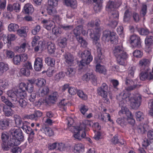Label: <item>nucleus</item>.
<instances>
[{
	"mask_svg": "<svg viewBox=\"0 0 153 153\" xmlns=\"http://www.w3.org/2000/svg\"><path fill=\"white\" fill-rule=\"evenodd\" d=\"M7 94L10 98L12 102L16 103L19 99L17 96V89H12L8 91L7 92Z\"/></svg>",
	"mask_w": 153,
	"mask_h": 153,
	"instance_id": "obj_15",
	"label": "nucleus"
},
{
	"mask_svg": "<svg viewBox=\"0 0 153 153\" xmlns=\"http://www.w3.org/2000/svg\"><path fill=\"white\" fill-rule=\"evenodd\" d=\"M119 97H121L123 100H126L127 101H130L131 99V94L128 91H123L119 95Z\"/></svg>",
	"mask_w": 153,
	"mask_h": 153,
	"instance_id": "obj_27",
	"label": "nucleus"
},
{
	"mask_svg": "<svg viewBox=\"0 0 153 153\" xmlns=\"http://www.w3.org/2000/svg\"><path fill=\"white\" fill-rule=\"evenodd\" d=\"M47 11L48 14L53 16L56 13V11L54 7L48 6L47 7Z\"/></svg>",
	"mask_w": 153,
	"mask_h": 153,
	"instance_id": "obj_50",
	"label": "nucleus"
},
{
	"mask_svg": "<svg viewBox=\"0 0 153 153\" xmlns=\"http://www.w3.org/2000/svg\"><path fill=\"white\" fill-rule=\"evenodd\" d=\"M13 118L16 125L20 128L22 122L21 117L17 114H15L13 116Z\"/></svg>",
	"mask_w": 153,
	"mask_h": 153,
	"instance_id": "obj_36",
	"label": "nucleus"
},
{
	"mask_svg": "<svg viewBox=\"0 0 153 153\" xmlns=\"http://www.w3.org/2000/svg\"><path fill=\"white\" fill-rule=\"evenodd\" d=\"M0 106L3 108V111L5 116L9 117L12 116L13 111L10 108H8L7 106L4 105L2 103L0 104Z\"/></svg>",
	"mask_w": 153,
	"mask_h": 153,
	"instance_id": "obj_20",
	"label": "nucleus"
},
{
	"mask_svg": "<svg viewBox=\"0 0 153 153\" xmlns=\"http://www.w3.org/2000/svg\"><path fill=\"white\" fill-rule=\"evenodd\" d=\"M45 134L49 137L53 136L54 134L53 131L52 129L49 127H44L42 128Z\"/></svg>",
	"mask_w": 153,
	"mask_h": 153,
	"instance_id": "obj_35",
	"label": "nucleus"
},
{
	"mask_svg": "<svg viewBox=\"0 0 153 153\" xmlns=\"http://www.w3.org/2000/svg\"><path fill=\"white\" fill-rule=\"evenodd\" d=\"M146 124H140L137 127V129L139 133L143 134L146 131Z\"/></svg>",
	"mask_w": 153,
	"mask_h": 153,
	"instance_id": "obj_39",
	"label": "nucleus"
},
{
	"mask_svg": "<svg viewBox=\"0 0 153 153\" xmlns=\"http://www.w3.org/2000/svg\"><path fill=\"white\" fill-rule=\"evenodd\" d=\"M113 52L116 57L126 53L124 51L123 46L120 45L114 46Z\"/></svg>",
	"mask_w": 153,
	"mask_h": 153,
	"instance_id": "obj_14",
	"label": "nucleus"
},
{
	"mask_svg": "<svg viewBox=\"0 0 153 153\" xmlns=\"http://www.w3.org/2000/svg\"><path fill=\"white\" fill-rule=\"evenodd\" d=\"M145 44L149 46L153 44V36H150L147 37L145 40Z\"/></svg>",
	"mask_w": 153,
	"mask_h": 153,
	"instance_id": "obj_51",
	"label": "nucleus"
},
{
	"mask_svg": "<svg viewBox=\"0 0 153 153\" xmlns=\"http://www.w3.org/2000/svg\"><path fill=\"white\" fill-rule=\"evenodd\" d=\"M125 112L126 115L128 117L127 119V123H128L131 125L133 126L135 123V121L133 119V116L131 113L129 111V110L125 109Z\"/></svg>",
	"mask_w": 153,
	"mask_h": 153,
	"instance_id": "obj_19",
	"label": "nucleus"
},
{
	"mask_svg": "<svg viewBox=\"0 0 153 153\" xmlns=\"http://www.w3.org/2000/svg\"><path fill=\"white\" fill-rule=\"evenodd\" d=\"M108 86L105 83H103L100 87L98 88L97 92L98 94L102 97L105 102L107 104L110 103L109 99L108 98Z\"/></svg>",
	"mask_w": 153,
	"mask_h": 153,
	"instance_id": "obj_4",
	"label": "nucleus"
},
{
	"mask_svg": "<svg viewBox=\"0 0 153 153\" xmlns=\"http://www.w3.org/2000/svg\"><path fill=\"white\" fill-rule=\"evenodd\" d=\"M65 76V74L62 71H61L57 74L54 77L55 81L58 82L60 79H62Z\"/></svg>",
	"mask_w": 153,
	"mask_h": 153,
	"instance_id": "obj_52",
	"label": "nucleus"
},
{
	"mask_svg": "<svg viewBox=\"0 0 153 153\" xmlns=\"http://www.w3.org/2000/svg\"><path fill=\"white\" fill-rule=\"evenodd\" d=\"M9 132L10 136L14 138L16 141H19L20 144L21 141H23L24 136L22 131L19 128L13 127L9 130Z\"/></svg>",
	"mask_w": 153,
	"mask_h": 153,
	"instance_id": "obj_2",
	"label": "nucleus"
},
{
	"mask_svg": "<svg viewBox=\"0 0 153 153\" xmlns=\"http://www.w3.org/2000/svg\"><path fill=\"white\" fill-rule=\"evenodd\" d=\"M45 62L48 65L53 66L55 64V59L50 57H48L45 58Z\"/></svg>",
	"mask_w": 153,
	"mask_h": 153,
	"instance_id": "obj_45",
	"label": "nucleus"
},
{
	"mask_svg": "<svg viewBox=\"0 0 153 153\" xmlns=\"http://www.w3.org/2000/svg\"><path fill=\"white\" fill-rule=\"evenodd\" d=\"M19 142L10 136V137L4 144L3 145L2 148L6 151H8L14 146L19 145Z\"/></svg>",
	"mask_w": 153,
	"mask_h": 153,
	"instance_id": "obj_7",
	"label": "nucleus"
},
{
	"mask_svg": "<svg viewBox=\"0 0 153 153\" xmlns=\"http://www.w3.org/2000/svg\"><path fill=\"white\" fill-rule=\"evenodd\" d=\"M34 50L35 52H38L39 49H43L45 47V45L42 42H40L37 46H34Z\"/></svg>",
	"mask_w": 153,
	"mask_h": 153,
	"instance_id": "obj_56",
	"label": "nucleus"
},
{
	"mask_svg": "<svg viewBox=\"0 0 153 153\" xmlns=\"http://www.w3.org/2000/svg\"><path fill=\"white\" fill-rule=\"evenodd\" d=\"M96 68L97 72H99L100 73L105 74L106 70L104 66L101 65L99 64L96 65Z\"/></svg>",
	"mask_w": 153,
	"mask_h": 153,
	"instance_id": "obj_43",
	"label": "nucleus"
},
{
	"mask_svg": "<svg viewBox=\"0 0 153 153\" xmlns=\"http://www.w3.org/2000/svg\"><path fill=\"white\" fill-rule=\"evenodd\" d=\"M7 41V46L8 47L11 45V41H13L15 39V35L13 34H10L7 35L6 38Z\"/></svg>",
	"mask_w": 153,
	"mask_h": 153,
	"instance_id": "obj_46",
	"label": "nucleus"
},
{
	"mask_svg": "<svg viewBox=\"0 0 153 153\" xmlns=\"http://www.w3.org/2000/svg\"><path fill=\"white\" fill-rule=\"evenodd\" d=\"M10 122L7 120H0V130L6 129L9 126Z\"/></svg>",
	"mask_w": 153,
	"mask_h": 153,
	"instance_id": "obj_28",
	"label": "nucleus"
},
{
	"mask_svg": "<svg viewBox=\"0 0 153 153\" xmlns=\"http://www.w3.org/2000/svg\"><path fill=\"white\" fill-rule=\"evenodd\" d=\"M84 149V146L82 144L79 143L75 145L74 151L75 153H81Z\"/></svg>",
	"mask_w": 153,
	"mask_h": 153,
	"instance_id": "obj_31",
	"label": "nucleus"
},
{
	"mask_svg": "<svg viewBox=\"0 0 153 153\" xmlns=\"http://www.w3.org/2000/svg\"><path fill=\"white\" fill-rule=\"evenodd\" d=\"M147 6L145 4H143L140 11V15L142 16H144L147 13Z\"/></svg>",
	"mask_w": 153,
	"mask_h": 153,
	"instance_id": "obj_63",
	"label": "nucleus"
},
{
	"mask_svg": "<svg viewBox=\"0 0 153 153\" xmlns=\"http://www.w3.org/2000/svg\"><path fill=\"white\" fill-rule=\"evenodd\" d=\"M141 69V71L140 74V80L144 81L146 79L150 80L153 79V76L151 72L149 71L148 69L144 70Z\"/></svg>",
	"mask_w": 153,
	"mask_h": 153,
	"instance_id": "obj_12",
	"label": "nucleus"
},
{
	"mask_svg": "<svg viewBox=\"0 0 153 153\" xmlns=\"http://www.w3.org/2000/svg\"><path fill=\"white\" fill-rule=\"evenodd\" d=\"M83 27L82 25H79L76 27L74 30V33L75 35L77 41L83 47L86 46L87 43L83 38L79 36L81 32L83 30Z\"/></svg>",
	"mask_w": 153,
	"mask_h": 153,
	"instance_id": "obj_5",
	"label": "nucleus"
},
{
	"mask_svg": "<svg viewBox=\"0 0 153 153\" xmlns=\"http://www.w3.org/2000/svg\"><path fill=\"white\" fill-rule=\"evenodd\" d=\"M119 105L122 108L120 110L119 112V115H121L122 114H126L125 112V109L126 108L128 110V109L125 106V104L123 101H120L119 103Z\"/></svg>",
	"mask_w": 153,
	"mask_h": 153,
	"instance_id": "obj_49",
	"label": "nucleus"
},
{
	"mask_svg": "<svg viewBox=\"0 0 153 153\" xmlns=\"http://www.w3.org/2000/svg\"><path fill=\"white\" fill-rule=\"evenodd\" d=\"M119 13L118 11L116 10H113L111 12L110 18L111 19H118L119 18Z\"/></svg>",
	"mask_w": 153,
	"mask_h": 153,
	"instance_id": "obj_54",
	"label": "nucleus"
},
{
	"mask_svg": "<svg viewBox=\"0 0 153 153\" xmlns=\"http://www.w3.org/2000/svg\"><path fill=\"white\" fill-rule=\"evenodd\" d=\"M87 35L90 36V38L92 39L93 41L95 39V35L94 30L93 29H89L87 30Z\"/></svg>",
	"mask_w": 153,
	"mask_h": 153,
	"instance_id": "obj_61",
	"label": "nucleus"
},
{
	"mask_svg": "<svg viewBox=\"0 0 153 153\" xmlns=\"http://www.w3.org/2000/svg\"><path fill=\"white\" fill-rule=\"evenodd\" d=\"M52 32L53 34L57 36H59L62 33L61 28L59 27H55L52 29Z\"/></svg>",
	"mask_w": 153,
	"mask_h": 153,
	"instance_id": "obj_41",
	"label": "nucleus"
},
{
	"mask_svg": "<svg viewBox=\"0 0 153 153\" xmlns=\"http://www.w3.org/2000/svg\"><path fill=\"white\" fill-rule=\"evenodd\" d=\"M7 94L10 98L12 102L16 103L19 99L17 96V89H12L8 91L7 92Z\"/></svg>",
	"mask_w": 153,
	"mask_h": 153,
	"instance_id": "obj_16",
	"label": "nucleus"
},
{
	"mask_svg": "<svg viewBox=\"0 0 153 153\" xmlns=\"http://www.w3.org/2000/svg\"><path fill=\"white\" fill-rule=\"evenodd\" d=\"M6 57L8 58H12L14 56V53L10 50H6L5 52Z\"/></svg>",
	"mask_w": 153,
	"mask_h": 153,
	"instance_id": "obj_64",
	"label": "nucleus"
},
{
	"mask_svg": "<svg viewBox=\"0 0 153 153\" xmlns=\"http://www.w3.org/2000/svg\"><path fill=\"white\" fill-rule=\"evenodd\" d=\"M43 60L41 58L38 57L35 59L34 62V67L35 71H39L43 67Z\"/></svg>",
	"mask_w": 153,
	"mask_h": 153,
	"instance_id": "obj_17",
	"label": "nucleus"
},
{
	"mask_svg": "<svg viewBox=\"0 0 153 153\" xmlns=\"http://www.w3.org/2000/svg\"><path fill=\"white\" fill-rule=\"evenodd\" d=\"M42 22L43 24V27L48 30H51L53 23L52 21L46 19L43 20Z\"/></svg>",
	"mask_w": 153,
	"mask_h": 153,
	"instance_id": "obj_23",
	"label": "nucleus"
},
{
	"mask_svg": "<svg viewBox=\"0 0 153 153\" xmlns=\"http://www.w3.org/2000/svg\"><path fill=\"white\" fill-rule=\"evenodd\" d=\"M18 102L19 106L22 109L25 108L27 105V102L22 98L20 99Z\"/></svg>",
	"mask_w": 153,
	"mask_h": 153,
	"instance_id": "obj_40",
	"label": "nucleus"
},
{
	"mask_svg": "<svg viewBox=\"0 0 153 153\" xmlns=\"http://www.w3.org/2000/svg\"><path fill=\"white\" fill-rule=\"evenodd\" d=\"M21 60V58L19 55L14 56L13 59V63L17 65H19L20 64V63L22 62Z\"/></svg>",
	"mask_w": 153,
	"mask_h": 153,
	"instance_id": "obj_53",
	"label": "nucleus"
},
{
	"mask_svg": "<svg viewBox=\"0 0 153 153\" xmlns=\"http://www.w3.org/2000/svg\"><path fill=\"white\" fill-rule=\"evenodd\" d=\"M116 35V33L113 32L105 30L103 33V37L106 40L110 41L112 44H115L118 42Z\"/></svg>",
	"mask_w": 153,
	"mask_h": 153,
	"instance_id": "obj_6",
	"label": "nucleus"
},
{
	"mask_svg": "<svg viewBox=\"0 0 153 153\" xmlns=\"http://www.w3.org/2000/svg\"><path fill=\"white\" fill-rule=\"evenodd\" d=\"M131 13L129 9L126 10L124 14L123 20L125 22H127L130 19Z\"/></svg>",
	"mask_w": 153,
	"mask_h": 153,
	"instance_id": "obj_44",
	"label": "nucleus"
},
{
	"mask_svg": "<svg viewBox=\"0 0 153 153\" xmlns=\"http://www.w3.org/2000/svg\"><path fill=\"white\" fill-rule=\"evenodd\" d=\"M130 43L134 47L138 48L141 47V42L140 37L136 35H133L130 37Z\"/></svg>",
	"mask_w": 153,
	"mask_h": 153,
	"instance_id": "obj_9",
	"label": "nucleus"
},
{
	"mask_svg": "<svg viewBox=\"0 0 153 153\" xmlns=\"http://www.w3.org/2000/svg\"><path fill=\"white\" fill-rule=\"evenodd\" d=\"M42 115V113L39 111H35L33 114L26 115L24 116L25 119H30L37 121Z\"/></svg>",
	"mask_w": 153,
	"mask_h": 153,
	"instance_id": "obj_13",
	"label": "nucleus"
},
{
	"mask_svg": "<svg viewBox=\"0 0 153 153\" xmlns=\"http://www.w3.org/2000/svg\"><path fill=\"white\" fill-rule=\"evenodd\" d=\"M142 98L140 96L137 95L133 98L131 97V106L134 109H137L140 107L141 102Z\"/></svg>",
	"mask_w": 153,
	"mask_h": 153,
	"instance_id": "obj_8",
	"label": "nucleus"
},
{
	"mask_svg": "<svg viewBox=\"0 0 153 153\" xmlns=\"http://www.w3.org/2000/svg\"><path fill=\"white\" fill-rule=\"evenodd\" d=\"M116 122L118 124L123 127L127 124V119L124 117H119L117 119Z\"/></svg>",
	"mask_w": 153,
	"mask_h": 153,
	"instance_id": "obj_34",
	"label": "nucleus"
},
{
	"mask_svg": "<svg viewBox=\"0 0 153 153\" xmlns=\"http://www.w3.org/2000/svg\"><path fill=\"white\" fill-rule=\"evenodd\" d=\"M24 10L25 14L30 15L34 11V9L32 4L28 3L25 5Z\"/></svg>",
	"mask_w": 153,
	"mask_h": 153,
	"instance_id": "obj_25",
	"label": "nucleus"
},
{
	"mask_svg": "<svg viewBox=\"0 0 153 153\" xmlns=\"http://www.w3.org/2000/svg\"><path fill=\"white\" fill-rule=\"evenodd\" d=\"M77 94L79 97L82 100H85L87 99V95L84 94L82 91L80 90H78Z\"/></svg>",
	"mask_w": 153,
	"mask_h": 153,
	"instance_id": "obj_58",
	"label": "nucleus"
},
{
	"mask_svg": "<svg viewBox=\"0 0 153 153\" xmlns=\"http://www.w3.org/2000/svg\"><path fill=\"white\" fill-rule=\"evenodd\" d=\"M36 85L38 87H41L44 86L46 84V81L45 79L41 78H39L36 79Z\"/></svg>",
	"mask_w": 153,
	"mask_h": 153,
	"instance_id": "obj_42",
	"label": "nucleus"
},
{
	"mask_svg": "<svg viewBox=\"0 0 153 153\" xmlns=\"http://www.w3.org/2000/svg\"><path fill=\"white\" fill-rule=\"evenodd\" d=\"M9 68L7 64L2 62H0V75H2Z\"/></svg>",
	"mask_w": 153,
	"mask_h": 153,
	"instance_id": "obj_32",
	"label": "nucleus"
},
{
	"mask_svg": "<svg viewBox=\"0 0 153 153\" xmlns=\"http://www.w3.org/2000/svg\"><path fill=\"white\" fill-rule=\"evenodd\" d=\"M127 57V53L116 57L117 63L120 65H126Z\"/></svg>",
	"mask_w": 153,
	"mask_h": 153,
	"instance_id": "obj_22",
	"label": "nucleus"
},
{
	"mask_svg": "<svg viewBox=\"0 0 153 153\" xmlns=\"http://www.w3.org/2000/svg\"><path fill=\"white\" fill-rule=\"evenodd\" d=\"M64 1L65 4L67 6H70L74 8L77 6L76 0H64Z\"/></svg>",
	"mask_w": 153,
	"mask_h": 153,
	"instance_id": "obj_29",
	"label": "nucleus"
},
{
	"mask_svg": "<svg viewBox=\"0 0 153 153\" xmlns=\"http://www.w3.org/2000/svg\"><path fill=\"white\" fill-rule=\"evenodd\" d=\"M111 142L114 144H119L120 145H124L125 142L122 139L119 140L118 139L117 135H115L111 140Z\"/></svg>",
	"mask_w": 153,
	"mask_h": 153,
	"instance_id": "obj_30",
	"label": "nucleus"
},
{
	"mask_svg": "<svg viewBox=\"0 0 153 153\" xmlns=\"http://www.w3.org/2000/svg\"><path fill=\"white\" fill-rule=\"evenodd\" d=\"M66 74L69 77H72L74 75L75 73V70L73 68L71 67H68L66 69Z\"/></svg>",
	"mask_w": 153,
	"mask_h": 153,
	"instance_id": "obj_38",
	"label": "nucleus"
},
{
	"mask_svg": "<svg viewBox=\"0 0 153 153\" xmlns=\"http://www.w3.org/2000/svg\"><path fill=\"white\" fill-rule=\"evenodd\" d=\"M8 27L9 30L10 31H17L19 26L16 24L11 23L9 25Z\"/></svg>",
	"mask_w": 153,
	"mask_h": 153,
	"instance_id": "obj_48",
	"label": "nucleus"
},
{
	"mask_svg": "<svg viewBox=\"0 0 153 153\" xmlns=\"http://www.w3.org/2000/svg\"><path fill=\"white\" fill-rule=\"evenodd\" d=\"M135 115L136 117L137 120V121H141L143 120L144 118L143 114L140 111H138L136 112Z\"/></svg>",
	"mask_w": 153,
	"mask_h": 153,
	"instance_id": "obj_59",
	"label": "nucleus"
},
{
	"mask_svg": "<svg viewBox=\"0 0 153 153\" xmlns=\"http://www.w3.org/2000/svg\"><path fill=\"white\" fill-rule=\"evenodd\" d=\"M149 63L150 62L148 59H143L140 60L139 63L140 66L141 67V69H148V66Z\"/></svg>",
	"mask_w": 153,
	"mask_h": 153,
	"instance_id": "obj_26",
	"label": "nucleus"
},
{
	"mask_svg": "<svg viewBox=\"0 0 153 153\" xmlns=\"http://www.w3.org/2000/svg\"><path fill=\"white\" fill-rule=\"evenodd\" d=\"M49 92V87L47 86H44L39 93V95L42 97H44L47 95Z\"/></svg>",
	"mask_w": 153,
	"mask_h": 153,
	"instance_id": "obj_33",
	"label": "nucleus"
},
{
	"mask_svg": "<svg viewBox=\"0 0 153 153\" xmlns=\"http://www.w3.org/2000/svg\"><path fill=\"white\" fill-rule=\"evenodd\" d=\"M29 28L28 27L24 26L18 29L17 31L18 34L21 37H25L27 36V33L28 32Z\"/></svg>",
	"mask_w": 153,
	"mask_h": 153,
	"instance_id": "obj_21",
	"label": "nucleus"
},
{
	"mask_svg": "<svg viewBox=\"0 0 153 153\" xmlns=\"http://www.w3.org/2000/svg\"><path fill=\"white\" fill-rule=\"evenodd\" d=\"M59 97V95L57 92H54L50 95L48 97V100H43L42 102L45 104L49 105L50 103H54L56 102Z\"/></svg>",
	"mask_w": 153,
	"mask_h": 153,
	"instance_id": "obj_10",
	"label": "nucleus"
},
{
	"mask_svg": "<svg viewBox=\"0 0 153 153\" xmlns=\"http://www.w3.org/2000/svg\"><path fill=\"white\" fill-rule=\"evenodd\" d=\"M9 84L8 81L6 79L1 80H0V88L4 90L7 88Z\"/></svg>",
	"mask_w": 153,
	"mask_h": 153,
	"instance_id": "obj_47",
	"label": "nucleus"
},
{
	"mask_svg": "<svg viewBox=\"0 0 153 153\" xmlns=\"http://www.w3.org/2000/svg\"><path fill=\"white\" fill-rule=\"evenodd\" d=\"M99 40V39L98 37H96L94 40L93 41V43L97 47V51H102L101 46V44L98 42Z\"/></svg>",
	"mask_w": 153,
	"mask_h": 153,
	"instance_id": "obj_55",
	"label": "nucleus"
},
{
	"mask_svg": "<svg viewBox=\"0 0 153 153\" xmlns=\"http://www.w3.org/2000/svg\"><path fill=\"white\" fill-rule=\"evenodd\" d=\"M81 57L82 59L80 61L79 65L82 66L90 63L93 59L91 52L88 50H85L82 52L81 54Z\"/></svg>",
	"mask_w": 153,
	"mask_h": 153,
	"instance_id": "obj_3",
	"label": "nucleus"
},
{
	"mask_svg": "<svg viewBox=\"0 0 153 153\" xmlns=\"http://www.w3.org/2000/svg\"><path fill=\"white\" fill-rule=\"evenodd\" d=\"M10 135L9 133H8L6 131L2 132L1 134V138L2 143L1 144L2 147L3 146V145L6 143V142L9 139Z\"/></svg>",
	"mask_w": 153,
	"mask_h": 153,
	"instance_id": "obj_24",
	"label": "nucleus"
},
{
	"mask_svg": "<svg viewBox=\"0 0 153 153\" xmlns=\"http://www.w3.org/2000/svg\"><path fill=\"white\" fill-rule=\"evenodd\" d=\"M67 39L66 37H62L59 42L60 45L62 48H65L67 45Z\"/></svg>",
	"mask_w": 153,
	"mask_h": 153,
	"instance_id": "obj_60",
	"label": "nucleus"
},
{
	"mask_svg": "<svg viewBox=\"0 0 153 153\" xmlns=\"http://www.w3.org/2000/svg\"><path fill=\"white\" fill-rule=\"evenodd\" d=\"M55 45L51 42H48L47 44V47L49 53L51 54L53 53L55 50Z\"/></svg>",
	"mask_w": 153,
	"mask_h": 153,
	"instance_id": "obj_37",
	"label": "nucleus"
},
{
	"mask_svg": "<svg viewBox=\"0 0 153 153\" xmlns=\"http://www.w3.org/2000/svg\"><path fill=\"white\" fill-rule=\"evenodd\" d=\"M83 81L88 82L91 80L93 84H96L97 79L96 76L92 72H87L83 75L82 77Z\"/></svg>",
	"mask_w": 153,
	"mask_h": 153,
	"instance_id": "obj_11",
	"label": "nucleus"
},
{
	"mask_svg": "<svg viewBox=\"0 0 153 153\" xmlns=\"http://www.w3.org/2000/svg\"><path fill=\"white\" fill-rule=\"evenodd\" d=\"M91 126L89 121L85 120L82 123L80 124L79 126H72L71 129H74V134L73 136L76 139L80 140L83 138H85L86 133L85 131L86 126Z\"/></svg>",
	"mask_w": 153,
	"mask_h": 153,
	"instance_id": "obj_1",
	"label": "nucleus"
},
{
	"mask_svg": "<svg viewBox=\"0 0 153 153\" xmlns=\"http://www.w3.org/2000/svg\"><path fill=\"white\" fill-rule=\"evenodd\" d=\"M63 56L65 62L68 64L71 65L73 63L74 58L71 53L69 52H65Z\"/></svg>",
	"mask_w": 153,
	"mask_h": 153,
	"instance_id": "obj_18",
	"label": "nucleus"
},
{
	"mask_svg": "<svg viewBox=\"0 0 153 153\" xmlns=\"http://www.w3.org/2000/svg\"><path fill=\"white\" fill-rule=\"evenodd\" d=\"M138 31L139 33L142 35H146L149 33V30L146 28H140L138 29Z\"/></svg>",
	"mask_w": 153,
	"mask_h": 153,
	"instance_id": "obj_57",
	"label": "nucleus"
},
{
	"mask_svg": "<svg viewBox=\"0 0 153 153\" xmlns=\"http://www.w3.org/2000/svg\"><path fill=\"white\" fill-rule=\"evenodd\" d=\"M30 94L29 97V100L31 102H34L36 100V93L35 91L30 92Z\"/></svg>",
	"mask_w": 153,
	"mask_h": 153,
	"instance_id": "obj_62",
	"label": "nucleus"
}]
</instances>
